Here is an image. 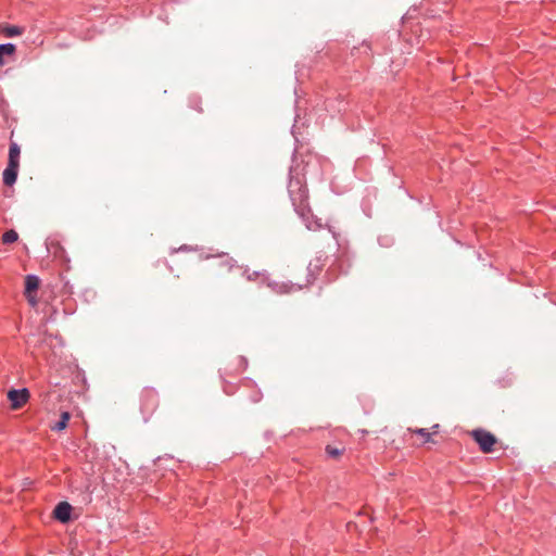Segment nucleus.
Masks as SVG:
<instances>
[{
  "label": "nucleus",
  "instance_id": "nucleus-1",
  "mask_svg": "<svg viewBox=\"0 0 556 556\" xmlns=\"http://www.w3.org/2000/svg\"><path fill=\"white\" fill-rule=\"evenodd\" d=\"M470 437L478 444L479 450L484 454H490L495 451L498 443L497 438L490 431L483 428H477L469 432Z\"/></svg>",
  "mask_w": 556,
  "mask_h": 556
},
{
  "label": "nucleus",
  "instance_id": "nucleus-2",
  "mask_svg": "<svg viewBox=\"0 0 556 556\" xmlns=\"http://www.w3.org/2000/svg\"><path fill=\"white\" fill-rule=\"evenodd\" d=\"M159 405L157 394L153 390H144L141 394V412L144 420L148 421L149 417L155 412Z\"/></svg>",
  "mask_w": 556,
  "mask_h": 556
},
{
  "label": "nucleus",
  "instance_id": "nucleus-3",
  "mask_svg": "<svg viewBox=\"0 0 556 556\" xmlns=\"http://www.w3.org/2000/svg\"><path fill=\"white\" fill-rule=\"evenodd\" d=\"M29 391L25 388L21 390L11 389L8 392V399L11 402L12 409H18L24 406L29 400Z\"/></svg>",
  "mask_w": 556,
  "mask_h": 556
},
{
  "label": "nucleus",
  "instance_id": "nucleus-4",
  "mask_svg": "<svg viewBox=\"0 0 556 556\" xmlns=\"http://www.w3.org/2000/svg\"><path fill=\"white\" fill-rule=\"evenodd\" d=\"M72 506L67 502H61L54 508L53 515L61 522H67L71 519Z\"/></svg>",
  "mask_w": 556,
  "mask_h": 556
},
{
  "label": "nucleus",
  "instance_id": "nucleus-5",
  "mask_svg": "<svg viewBox=\"0 0 556 556\" xmlns=\"http://www.w3.org/2000/svg\"><path fill=\"white\" fill-rule=\"evenodd\" d=\"M18 165L8 164L3 172V182L7 186H12L17 178Z\"/></svg>",
  "mask_w": 556,
  "mask_h": 556
},
{
  "label": "nucleus",
  "instance_id": "nucleus-6",
  "mask_svg": "<svg viewBox=\"0 0 556 556\" xmlns=\"http://www.w3.org/2000/svg\"><path fill=\"white\" fill-rule=\"evenodd\" d=\"M20 153L21 149L16 142H11L9 150V162L8 164L20 166Z\"/></svg>",
  "mask_w": 556,
  "mask_h": 556
},
{
  "label": "nucleus",
  "instance_id": "nucleus-7",
  "mask_svg": "<svg viewBox=\"0 0 556 556\" xmlns=\"http://www.w3.org/2000/svg\"><path fill=\"white\" fill-rule=\"evenodd\" d=\"M39 288V279L36 276L28 275L25 278V293H34Z\"/></svg>",
  "mask_w": 556,
  "mask_h": 556
},
{
  "label": "nucleus",
  "instance_id": "nucleus-8",
  "mask_svg": "<svg viewBox=\"0 0 556 556\" xmlns=\"http://www.w3.org/2000/svg\"><path fill=\"white\" fill-rule=\"evenodd\" d=\"M48 251L52 252L54 257H59L61 260H65V251L63 247L59 242H50L48 245Z\"/></svg>",
  "mask_w": 556,
  "mask_h": 556
},
{
  "label": "nucleus",
  "instance_id": "nucleus-9",
  "mask_svg": "<svg viewBox=\"0 0 556 556\" xmlns=\"http://www.w3.org/2000/svg\"><path fill=\"white\" fill-rule=\"evenodd\" d=\"M15 52V46L12 43L0 45V65H3L4 56H11Z\"/></svg>",
  "mask_w": 556,
  "mask_h": 556
},
{
  "label": "nucleus",
  "instance_id": "nucleus-10",
  "mask_svg": "<svg viewBox=\"0 0 556 556\" xmlns=\"http://www.w3.org/2000/svg\"><path fill=\"white\" fill-rule=\"evenodd\" d=\"M70 419H71V414L68 412H63L61 414V419L56 424L51 426V430H54V431L64 430L67 427V422Z\"/></svg>",
  "mask_w": 556,
  "mask_h": 556
},
{
  "label": "nucleus",
  "instance_id": "nucleus-11",
  "mask_svg": "<svg viewBox=\"0 0 556 556\" xmlns=\"http://www.w3.org/2000/svg\"><path fill=\"white\" fill-rule=\"evenodd\" d=\"M23 28L22 27H18V26H15V25H11V26H4L2 28V33L7 36V37H15V36H20L23 34Z\"/></svg>",
  "mask_w": 556,
  "mask_h": 556
},
{
  "label": "nucleus",
  "instance_id": "nucleus-12",
  "mask_svg": "<svg viewBox=\"0 0 556 556\" xmlns=\"http://www.w3.org/2000/svg\"><path fill=\"white\" fill-rule=\"evenodd\" d=\"M17 239H18V233L13 229L5 231L2 236L3 243H13V242L17 241Z\"/></svg>",
  "mask_w": 556,
  "mask_h": 556
},
{
  "label": "nucleus",
  "instance_id": "nucleus-13",
  "mask_svg": "<svg viewBox=\"0 0 556 556\" xmlns=\"http://www.w3.org/2000/svg\"><path fill=\"white\" fill-rule=\"evenodd\" d=\"M344 448H338L332 445L326 446V453L329 457L338 459L343 454Z\"/></svg>",
  "mask_w": 556,
  "mask_h": 556
},
{
  "label": "nucleus",
  "instance_id": "nucleus-14",
  "mask_svg": "<svg viewBox=\"0 0 556 556\" xmlns=\"http://www.w3.org/2000/svg\"><path fill=\"white\" fill-rule=\"evenodd\" d=\"M409 431L416 433V434H419L420 437H422L425 439V442H429L430 441V437L431 434L424 428H420V429H412V428H408Z\"/></svg>",
  "mask_w": 556,
  "mask_h": 556
},
{
  "label": "nucleus",
  "instance_id": "nucleus-15",
  "mask_svg": "<svg viewBox=\"0 0 556 556\" xmlns=\"http://www.w3.org/2000/svg\"><path fill=\"white\" fill-rule=\"evenodd\" d=\"M25 296H26V299H27L28 303H29L33 307H35V306L37 305L38 300H37V298L34 295V293H25Z\"/></svg>",
  "mask_w": 556,
  "mask_h": 556
}]
</instances>
